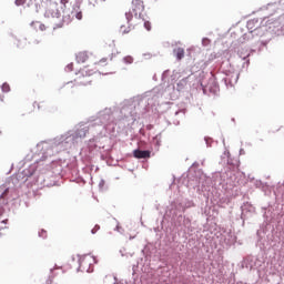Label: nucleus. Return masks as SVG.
Masks as SVG:
<instances>
[{
	"instance_id": "f257e3e1",
	"label": "nucleus",
	"mask_w": 284,
	"mask_h": 284,
	"mask_svg": "<svg viewBox=\"0 0 284 284\" xmlns=\"http://www.w3.org/2000/svg\"><path fill=\"white\" fill-rule=\"evenodd\" d=\"M98 68H91L90 65H87L79 70L78 73H75L74 83L68 82L64 85V90L69 91L71 94L74 93V87L75 85H89L91 83L90 77H92L94 73H97Z\"/></svg>"
},
{
	"instance_id": "f03ea898",
	"label": "nucleus",
	"mask_w": 284,
	"mask_h": 284,
	"mask_svg": "<svg viewBox=\"0 0 284 284\" xmlns=\"http://www.w3.org/2000/svg\"><path fill=\"white\" fill-rule=\"evenodd\" d=\"M144 12V3L141 0H133L131 6V11L125 13V19L130 22L134 18L141 17Z\"/></svg>"
},
{
	"instance_id": "7ed1b4c3",
	"label": "nucleus",
	"mask_w": 284,
	"mask_h": 284,
	"mask_svg": "<svg viewBox=\"0 0 284 284\" xmlns=\"http://www.w3.org/2000/svg\"><path fill=\"white\" fill-rule=\"evenodd\" d=\"M42 8L45 7L44 11V17L48 19H60L61 18V12L58 9L57 3L48 2V1H42L41 4Z\"/></svg>"
},
{
	"instance_id": "20e7f679",
	"label": "nucleus",
	"mask_w": 284,
	"mask_h": 284,
	"mask_svg": "<svg viewBox=\"0 0 284 284\" xmlns=\"http://www.w3.org/2000/svg\"><path fill=\"white\" fill-rule=\"evenodd\" d=\"M94 260L90 255H85L81 258L79 262V266L82 268V271L90 272V266L93 264Z\"/></svg>"
},
{
	"instance_id": "39448f33",
	"label": "nucleus",
	"mask_w": 284,
	"mask_h": 284,
	"mask_svg": "<svg viewBox=\"0 0 284 284\" xmlns=\"http://www.w3.org/2000/svg\"><path fill=\"white\" fill-rule=\"evenodd\" d=\"M134 158L135 159H150L151 158V152L150 151L135 150L134 151Z\"/></svg>"
},
{
	"instance_id": "423d86ee",
	"label": "nucleus",
	"mask_w": 284,
	"mask_h": 284,
	"mask_svg": "<svg viewBox=\"0 0 284 284\" xmlns=\"http://www.w3.org/2000/svg\"><path fill=\"white\" fill-rule=\"evenodd\" d=\"M71 14L79 21H81L83 19V12L80 11V6H75L74 11H72Z\"/></svg>"
},
{
	"instance_id": "0eeeda50",
	"label": "nucleus",
	"mask_w": 284,
	"mask_h": 284,
	"mask_svg": "<svg viewBox=\"0 0 284 284\" xmlns=\"http://www.w3.org/2000/svg\"><path fill=\"white\" fill-rule=\"evenodd\" d=\"M88 59L89 57L87 52H79L78 55H75V60L78 61V63H84L88 61Z\"/></svg>"
},
{
	"instance_id": "6e6552de",
	"label": "nucleus",
	"mask_w": 284,
	"mask_h": 284,
	"mask_svg": "<svg viewBox=\"0 0 284 284\" xmlns=\"http://www.w3.org/2000/svg\"><path fill=\"white\" fill-rule=\"evenodd\" d=\"M33 1L37 2V0H16L14 4L16 7H23L28 3V7H30L31 4H33Z\"/></svg>"
},
{
	"instance_id": "1a4fd4ad",
	"label": "nucleus",
	"mask_w": 284,
	"mask_h": 284,
	"mask_svg": "<svg viewBox=\"0 0 284 284\" xmlns=\"http://www.w3.org/2000/svg\"><path fill=\"white\" fill-rule=\"evenodd\" d=\"M174 54H175V58L178 59V61H181L184 59V49L183 48H176L174 49Z\"/></svg>"
},
{
	"instance_id": "9d476101",
	"label": "nucleus",
	"mask_w": 284,
	"mask_h": 284,
	"mask_svg": "<svg viewBox=\"0 0 284 284\" xmlns=\"http://www.w3.org/2000/svg\"><path fill=\"white\" fill-rule=\"evenodd\" d=\"M47 106H48V104L45 101L34 102V108H38V110L44 111V110H47Z\"/></svg>"
},
{
	"instance_id": "9b49d317",
	"label": "nucleus",
	"mask_w": 284,
	"mask_h": 284,
	"mask_svg": "<svg viewBox=\"0 0 284 284\" xmlns=\"http://www.w3.org/2000/svg\"><path fill=\"white\" fill-rule=\"evenodd\" d=\"M1 91H2V93H9L10 92V84L2 83Z\"/></svg>"
},
{
	"instance_id": "f8f14e48",
	"label": "nucleus",
	"mask_w": 284,
	"mask_h": 284,
	"mask_svg": "<svg viewBox=\"0 0 284 284\" xmlns=\"http://www.w3.org/2000/svg\"><path fill=\"white\" fill-rule=\"evenodd\" d=\"M122 34H129L131 32V27L121 26Z\"/></svg>"
},
{
	"instance_id": "ddd939ff",
	"label": "nucleus",
	"mask_w": 284,
	"mask_h": 284,
	"mask_svg": "<svg viewBox=\"0 0 284 284\" xmlns=\"http://www.w3.org/2000/svg\"><path fill=\"white\" fill-rule=\"evenodd\" d=\"M123 61H124L125 64H132L133 63V57H130V55L124 57Z\"/></svg>"
},
{
	"instance_id": "4468645a",
	"label": "nucleus",
	"mask_w": 284,
	"mask_h": 284,
	"mask_svg": "<svg viewBox=\"0 0 284 284\" xmlns=\"http://www.w3.org/2000/svg\"><path fill=\"white\" fill-rule=\"evenodd\" d=\"M144 28L145 30L150 31L151 30V23L149 21L144 22Z\"/></svg>"
},
{
	"instance_id": "2eb2a0df",
	"label": "nucleus",
	"mask_w": 284,
	"mask_h": 284,
	"mask_svg": "<svg viewBox=\"0 0 284 284\" xmlns=\"http://www.w3.org/2000/svg\"><path fill=\"white\" fill-rule=\"evenodd\" d=\"M98 231H100V225H95L94 229H92L91 233L97 234Z\"/></svg>"
},
{
	"instance_id": "dca6fc26",
	"label": "nucleus",
	"mask_w": 284,
	"mask_h": 284,
	"mask_svg": "<svg viewBox=\"0 0 284 284\" xmlns=\"http://www.w3.org/2000/svg\"><path fill=\"white\" fill-rule=\"evenodd\" d=\"M102 63H106V59H101V61L94 63V65L100 67Z\"/></svg>"
},
{
	"instance_id": "f3484780",
	"label": "nucleus",
	"mask_w": 284,
	"mask_h": 284,
	"mask_svg": "<svg viewBox=\"0 0 284 284\" xmlns=\"http://www.w3.org/2000/svg\"><path fill=\"white\" fill-rule=\"evenodd\" d=\"M187 81L185 79H182L181 82L178 83V87L185 85Z\"/></svg>"
},
{
	"instance_id": "a211bd4d",
	"label": "nucleus",
	"mask_w": 284,
	"mask_h": 284,
	"mask_svg": "<svg viewBox=\"0 0 284 284\" xmlns=\"http://www.w3.org/2000/svg\"><path fill=\"white\" fill-rule=\"evenodd\" d=\"M68 2H69V0H61L62 6H67Z\"/></svg>"
},
{
	"instance_id": "6ab92c4d",
	"label": "nucleus",
	"mask_w": 284,
	"mask_h": 284,
	"mask_svg": "<svg viewBox=\"0 0 284 284\" xmlns=\"http://www.w3.org/2000/svg\"><path fill=\"white\" fill-rule=\"evenodd\" d=\"M3 94H0V103H3Z\"/></svg>"
},
{
	"instance_id": "aec40b11",
	"label": "nucleus",
	"mask_w": 284,
	"mask_h": 284,
	"mask_svg": "<svg viewBox=\"0 0 284 284\" xmlns=\"http://www.w3.org/2000/svg\"><path fill=\"white\" fill-rule=\"evenodd\" d=\"M7 222H8V220H3V221H2L3 224H7Z\"/></svg>"
},
{
	"instance_id": "412c9836",
	"label": "nucleus",
	"mask_w": 284,
	"mask_h": 284,
	"mask_svg": "<svg viewBox=\"0 0 284 284\" xmlns=\"http://www.w3.org/2000/svg\"><path fill=\"white\" fill-rule=\"evenodd\" d=\"M102 2L106 1V0H101Z\"/></svg>"
}]
</instances>
